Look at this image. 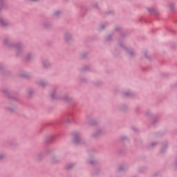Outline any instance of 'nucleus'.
<instances>
[{"label":"nucleus","mask_w":177,"mask_h":177,"mask_svg":"<svg viewBox=\"0 0 177 177\" xmlns=\"http://www.w3.org/2000/svg\"><path fill=\"white\" fill-rule=\"evenodd\" d=\"M3 44L8 49H12V50H15L16 56L17 57L21 56L23 55V48L24 46L21 43L13 44L12 43V39L9 37H6L3 40Z\"/></svg>","instance_id":"nucleus-1"},{"label":"nucleus","mask_w":177,"mask_h":177,"mask_svg":"<svg viewBox=\"0 0 177 177\" xmlns=\"http://www.w3.org/2000/svg\"><path fill=\"white\" fill-rule=\"evenodd\" d=\"M72 142L75 145H85V142L82 140L81 133L76 131L73 133Z\"/></svg>","instance_id":"nucleus-2"},{"label":"nucleus","mask_w":177,"mask_h":177,"mask_svg":"<svg viewBox=\"0 0 177 177\" xmlns=\"http://www.w3.org/2000/svg\"><path fill=\"white\" fill-rule=\"evenodd\" d=\"M51 99H62V100H65V102H70L71 100V98H70L67 94H65L64 95L57 94V91H56V90H54L51 93Z\"/></svg>","instance_id":"nucleus-3"},{"label":"nucleus","mask_w":177,"mask_h":177,"mask_svg":"<svg viewBox=\"0 0 177 177\" xmlns=\"http://www.w3.org/2000/svg\"><path fill=\"white\" fill-rule=\"evenodd\" d=\"M62 121L66 122V124H70V122H74V116L73 113H66L62 118Z\"/></svg>","instance_id":"nucleus-4"},{"label":"nucleus","mask_w":177,"mask_h":177,"mask_svg":"<svg viewBox=\"0 0 177 177\" xmlns=\"http://www.w3.org/2000/svg\"><path fill=\"white\" fill-rule=\"evenodd\" d=\"M0 26L1 27H9L12 26V24L8 19L0 16Z\"/></svg>","instance_id":"nucleus-5"},{"label":"nucleus","mask_w":177,"mask_h":177,"mask_svg":"<svg viewBox=\"0 0 177 177\" xmlns=\"http://www.w3.org/2000/svg\"><path fill=\"white\" fill-rule=\"evenodd\" d=\"M119 46L124 49V50H126L127 53H128L129 56L131 57H133V56H135V52H133L132 50H129L127 48H125V46L124 44H122V42H119Z\"/></svg>","instance_id":"nucleus-6"},{"label":"nucleus","mask_w":177,"mask_h":177,"mask_svg":"<svg viewBox=\"0 0 177 177\" xmlns=\"http://www.w3.org/2000/svg\"><path fill=\"white\" fill-rule=\"evenodd\" d=\"M3 92L5 93V95H7V96H8L9 99H11V100H17V97H13L10 91L4 89L3 90Z\"/></svg>","instance_id":"nucleus-7"},{"label":"nucleus","mask_w":177,"mask_h":177,"mask_svg":"<svg viewBox=\"0 0 177 177\" xmlns=\"http://www.w3.org/2000/svg\"><path fill=\"white\" fill-rule=\"evenodd\" d=\"M42 64L44 68H50V67H52V64H50L48 59L43 60Z\"/></svg>","instance_id":"nucleus-8"},{"label":"nucleus","mask_w":177,"mask_h":177,"mask_svg":"<svg viewBox=\"0 0 177 177\" xmlns=\"http://www.w3.org/2000/svg\"><path fill=\"white\" fill-rule=\"evenodd\" d=\"M65 41L66 42L70 43L71 41H73V36H71V34L70 32H66L65 33Z\"/></svg>","instance_id":"nucleus-9"},{"label":"nucleus","mask_w":177,"mask_h":177,"mask_svg":"<svg viewBox=\"0 0 177 177\" xmlns=\"http://www.w3.org/2000/svg\"><path fill=\"white\" fill-rule=\"evenodd\" d=\"M148 12H149V13L151 15H154L155 16H158L160 15V12H158V11H157V10H156V8H148Z\"/></svg>","instance_id":"nucleus-10"},{"label":"nucleus","mask_w":177,"mask_h":177,"mask_svg":"<svg viewBox=\"0 0 177 177\" xmlns=\"http://www.w3.org/2000/svg\"><path fill=\"white\" fill-rule=\"evenodd\" d=\"M56 139V137L55 136H48L46 138V143H52Z\"/></svg>","instance_id":"nucleus-11"},{"label":"nucleus","mask_w":177,"mask_h":177,"mask_svg":"<svg viewBox=\"0 0 177 177\" xmlns=\"http://www.w3.org/2000/svg\"><path fill=\"white\" fill-rule=\"evenodd\" d=\"M37 85H39V86H41V88H45V86L48 85V82L41 80L37 82Z\"/></svg>","instance_id":"nucleus-12"},{"label":"nucleus","mask_w":177,"mask_h":177,"mask_svg":"<svg viewBox=\"0 0 177 177\" xmlns=\"http://www.w3.org/2000/svg\"><path fill=\"white\" fill-rule=\"evenodd\" d=\"M103 131L102 129H99L97 130L95 133H94L92 136L96 139V138H99V136H100V135H102Z\"/></svg>","instance_id":"nucleus-13"},{"label":"nucleus","mask_w":177,"mask_h":177,"mask_svg":"<svg viewBox=\"0 0 177 177\" xmlns=\"http://www.w3.org/2000/svg\"><path fill=\"white\" fill-rule=\"evenodd\" d=\"M35 55L32 53H28L26 55V60L27 62H30V60H32Z\"/></svg>","instance_id":"nucleus-14"},{"label":"nucleus","mask_w":177,"mask_h":177,"mask_svg":"<svg viewBox=\"0 0 177 177\" xmlns=\"http://www.w3.org/2000/svg\"><path fill=\"white\" fill-rule=\"evenodd\" d=\"M124 97H132L134 94L133 93H132L131 91H129V92H125L123 93Z\"/></svg>","instance_id":"nucleus-15"},{"label":"nucleus","mask_w":177,"mask_h":177,"mask_svg":"<svg viewBox=\"0 0 177 177\" xmlns=\"http://www.w3.org/2000/svg\"><path fill=\"white\" fill-rule=\"evenodd\" d=\"M44 158V154L42 153H39L37 156V161H41V160H42V158Z\"/></svg>","instance_id":"nucleus-16"},{"label":"nucleus","mask_w":177,"mask_h":177,"mask_svg":"<svg viewBox=\"0 0 177 177\" xmlns=\"http://www.w3.org/2000/svg\"><path fill=\"white\" fill-rule=\"evenodd\" d=\"M51 162L52 164H56L57 162H59V159H57L56 157H53L51 159Z\"/></svg>","instance_id":"nucleus-17"},{"label":"nucleus","mask_w":177,"mask_h":177,"mask_svg":"<svg viewBox=\"0 0 177 177\" xmlns=\"http://www.w3.org/2000/svg\"><path fill=\"white\" fill-rule=\"evenodd\" d=\"M169 8L171 9V10H174V9H175V3H171L169 4Z\"/></svg>","instance_id":"nucleus-18"},{"label":"nucleus","mask_w":177,"mask_h":177,"mask_svg":"<svg viewBox=\"0 0 177 177\" xmlns=\"http://www.w3.org/2000/svg\"><path fill=\"white\" fill-rule=\"evenodd\" d=\"M90 125H97V121L93 120L89 122Z\"/></svg>","instance_id":"nucleus-19"},{"label":"nucleus","mask_w":177,"mask_h":177,"mask_svg":"<svg viewBox=\"0 0 177 177\" xmlns=\"http://www.w3.org/2000/svg\"><path fill=\"white\" fill-rule=\"evenodd\" d=\"M167 144H165L163 146H162V148L161 149V153H165V150H167Z\"/></svg>","instance_id":"nucleus-20"},{"label":"nucleus","mask_w":177,"mask_h":177,"mask_svg":"<svg viewBox=\"0 0 177 177\" xmlns=\"http://www.w3.org/2000/svg\"><path fill=\"white\" fill-rule=\"evenodd\" d=\"M21 77H23V78H28L29 75L27 73H24L21 74Z\"/></svg>","instance_id":"nucleus-21"},{"label":"nucleus","mask_w":177,"mask_h":177,"mask_svg":"<svg viewBox=\"0 0 177 177\" xmlns=\"http://www.w3.org/2000/svg\"><path fill=\"white\" fill-rule=\"evenodd\" d=\"M28 93L29 95V97H31V96H32V94L34 93V90L33 89L28 90Z\"/></svg>","instance_id":"nucleus-22"},{"label":"nucleus","mask_w":177,"mask_h":177,"mask_svg":"<svg viewBox=\"0 0 177 177\" xmlns=\"http://www.w3.org/2000/svg\"><path fill=\"white\" fill-rule=\"evenodd\" d=\"M120 109L122 110V111H125L128 107L126 105H122Z\"/></svg>","instance_id":"nucleus-23"},{"label":"nucleus","mask_w":177,"mask_h":177,"mask_svg":"<svg viewBox=\"0 0 177 177\" xmlns=\"http://www.w3.org/2000/svg\"><path fill=\"white\" fill-rule=\"evenodd\" d=\"M6 158V155L4 153H0V161H2V160L5 159Z\"/></svg>","instance_id":"nucleus-24"},{"label":"nucleus","mask_w":177,"mask_h":177,"mask_svg":"<svg viewBox=\"0 0 177 177\" xmlns=\"http://www.w3.org/2000/svg\"><path fill=\"white\" fill-rule=\"evenodd\" d=\"M44 28H50V24L49 23H45L44 24Z\"/></svg>","instance_id":"nucleus-25"},{"label":"nucleus","mask_w":177,"mask_h":177,"mask_svg":"<svg viewBox=\"0 0 177 177\" xmlns=\"http://www.w3.org/2000/svg\"><path fill=\"white\" fill-rule=\"evenodd\" d=\"M74 167L73 164H70L66 166L67 169H73V167Z\"/></svg>","instance_id":"nucleus-26"},{"label":"nucleus","mask_w":177,"mask_h":177,"mask_svg":"<svg viewBox=\"0 0 177 177\" xmlns=\"http://www.w3.org/2000/svg\"><path fill=\"white\" fill-rule=\"evenodd\" d=\"M106 41H107V42H110V41H111V39H112V36H111V35H108L107 37H106Z\"/></svg>","instance_id":"nucleus-27"},{"label":"nucleus","mask_w":177,"mask_h":177,"mask_svg":"<svg viewBox=\"0 0 177 177\" xmlns=\"http://www.w3.org/2000/svg\"><path fill=\"white\" fill-rule=\"evenodd\" d=\"M122 171H125V167H124V166H120L118 169V171L122 172Z\"/></svg>","instance_id":"nucleus-28"},{"label":"nucleus","mask_w":177,"mask_h":177,"mask_svg":"<svg viewBox=\"0 0 177 177\" xmlns=\"http://www.w3.org/2000/svg\"><path fill=\"white\" fill-rule=\"evenodd\" d=\"M88 70H89V66H85L83 68L81 69V71L84 72V71H88Z\"/></svg>","instance_id":"nucleus-29"},{"label":"nucleus","mask_w":177,"mask_h":177,"mask_svg":"<svg viewBox=\"0 0 177 177\" xmlns=\"http://www.w3.org/2000/svg\"><path fill=\"white\" fill-rule=\"evenodd\" d=\"M158 122V119L157 118H154L153 120H152V125H156V123Z\"/></svg>","instance_id":"nucleus-30"},{"label":"nucleus","mask_w":177,"mask_h":177,"mask_svg":"<svg viewBox=\"0 0 177 177\" xmlns=\"http://www.w3.org/2000/svg\"><path fill=\"white\" fill-rule=\"evenodd\" d=\"M3 8V0H0V10Z\"/></svg>","instance_id":"nucleus-31"},{"label":"nucleus","mask_w":177,"mask_h":177,"mask_svg":"<svg viewBox=\"0 0 177 177\" xmlns=\"http://www.w3.org/2000/svg\"><path fill=\"white\" fill-rule=\"evenodd\" d=\"M59 15H60V11H56L54 14V16L59 17Z\"/></svg>","instance_id":"nucleus-32"},{"label":"nucleus","mask_w":177,"mask_h":177,"mask_svg":"<svg viewBox=\"0 0 177 177\" xmlns=\"http://www.w3.org/2000/svg\"><path fill=\"white\" fill-rule=\"evenodd\" d=\"M89 164H91V165H95V160H90L88 161Z\"/></svg>","instance_id":"nucleus-33"},{"label":"nucleus","mask_w":177,"mask_h":177,"mask_svg":"<svg viewBox=\"0 0 177 177\" xmlns=\"http://www.w3.org/2000/svg\"><path fill=\"white\" fill-rule=\"evenodd\" d=\"M157 145V142H152L151 144V147H154V146Z\"/></svg>","instance_id":"nucleus-34"},{"label":"nucleus","mask_w":177,"mask_h":177,"mask_svg":"<svg viewBox=\"0 0 177 177\" xmlns=\"http://www.w3.org/2000/svg\"><path fill=\"white\" fill-rule=\"evenodd\" d=\"M106 15H114V11H110L109 12H106Z\"/></svg>","instance_id":"nucleus-35"},{"label":"nucleus","mask_w":177,"mask_h":177,"mask_svg":"<svg viewBox=\"0 0 177 177\" xmlns=\"http://www.w3.org/2000/svg\"><path fill=\"white\" fill-rule=\"evenodd\" d=\"M104 28H106V26L104 25L101 26L100 30H104Z\"/></svg>","instance_id":"nucleus-36"},{"label":"nucleus","mask_w":177,"mask_h":177,"mask_svg":"<svg viewBox=\"0 0 177 177\" xmlns=\"http://www.w3.org/2000/svg\"><path fill=\"white\" fill-rule=\"evenodd\" d=\"M3 66H2V64H0V71H3Z\"/></svg>","instance_id":"nucleus-37"},{"label":"nucleus","mask_w":177,"mask_h":177,"mask_svg":"<svg viewBox=\"0 0 177 177\" xmlns=\"http://www.w3.org/2000/svg\"><path fill=\"white\" fill-rule=\"evenodd\" d=\"M8 110L11 112L13 113L15 111V109H12V108H9Z\"/></svg>","instance_id":"nucleus-38"},{"label":"nucleus","mask_w":177,"mask_h":177,"mask_svg":"<svg viewBox=\"0 0 177 177\" xmlns=\"http://www.w3.org/2000/svg\"><path fill=\"white\" fill-rule=\"evenodd\" d=\"M115 31H119V30H121V28L120 27H116L115 28Z\"/></svg>","instance_id":"nucleus-39"},{"label":"nucleus","mask_w":177,"mask_h":177,"mask_svg":"<svg viewBox=\"0 0 177 177\" xmlns=\"http://www.w3.org/2000/svg\"><path fill=\"white\" fill-rule=\"evenodd\" d=\"M145 57H147V59H150V57H149L147 56V52H145Z\"/></svg>","instance_id":"nucleus-40"},{"label":"nucleus","mask_w":177,"mask_h":177,"mask_svg":"<svg viewBox=\"0 0 177 177\" xmlns=\"http://www.w3.org/2000/svg\"><path fill=\"white\" fill-rule=\"evenodd\" d=\"M82 59H85V57H86V54H83L82 55Z\"/></svg>","instance_id":"nucleus-41"},{"label":"nucleus","mask_w":177,"mask_h":177,"mask_svg":"<svg viewBox=\"0 0 177 177\" xmlns=\"http://www.w3.org/2000/svg\"><path fill=\"white\" fill-rule=\"evenodd\" d=\"M80 81H81V82H86V80L83 78V79H81Z\"/></svg>","instance_id":"nucleus-42"},{"label":"nucleus","mask_w":177,"mask_h":177,"mask_svg":"<svg viewBox=\"0 0 177 177\" xmlns=\"http://www.w3.org/2000/svg\"><path fill=\"white\" fill-rule=\"evenodd\" d=\"M133 130L134 131V132H137L138 129H136V128H133Z\"/></svg>","instance_id":"nucleus-43"},{"label":"nucleus","mask_w":177,"mask_h":177,"mask_svg":"<svg viewBox=\"0 0 177 177\" xmlns=\"http://www.w3.org/2000/svg\"><path fill=\"white\" fill-rule=\"evenodd\" d=\"M174 165H175V167H177V159H176V162L174 163Z\"/></svg>","instance_id":"nucleus-44"},{"label":"nucleus","mask_w":177,"mask_h":177,"mask_svg":"<svg viewBox=\"0 0 177 177\" xmlns=\"http://www.w3.org/2000/svg\"><path fill=\"white\" fill-rule=\"evenodd\" d=\"M49 153H50V152H49V150H46V154H49Z\"/></svg>","instance_id":"nucleus-45"},{"label":"nucleus","mask_w":177,"mask_h":177,"mask_svg":"<svg viewBox=\"0 0 177 177\" xmlns=\"http://www.w3.org/2000/svg\"><path fill=\"white\" fill-rule=\"evenodd\" d=\"M93 7L97 8V4H95V5H93Z\"/></svg>","instance_id":"nucleus-46"},{"label":"nucleus","mask_w":177,"mask_h":177,"mask_svg":"<svg viewBox=\"0 0 177 177\" xmlns=\"http://www.w3.org/2000/svg\"><path fill=\"white\" fill-rule=\"evenodd\" d=\"M30 1H32L33 2H37V1H38V0H30Z\"/></svg>","instance_id":"nucleus-47"},{"label":"nucleus","mask_w":177,"mask_h":177,"mask_svg":"<svg viewBox=\"0 0 177 177\" xmlns=\"http://www.w3.org/2000/svg\"><path fill=\"white\" fill-rule=\"evenodd\" d=\"M126 138L125 137H122V140H124Z\"/></svg>","instance_id":"nucleus-48"},{"label":"nucleus","mask_w":177,"mask_h":177,"mask_svg":"<svg viewBox=\"0 0 177 177\" xmlns=\"http://www.w3.org/2000/svg\"><path fill=\"white\" fill-rule=\"evenodd\" d=\"M169 31L174 32V30L172 29H170Z\"/></svg>","instance_id":"nucleus-49"}]
</instances>
